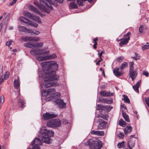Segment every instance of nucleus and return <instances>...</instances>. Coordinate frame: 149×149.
<instances>
[{
    "mask_svg": "<svg viewBox=\"0 0 149 149\" xmlns=\"http://www.w3.org/2000/svg\"><path fill=\"white\" fill-rule=\"evenodd\" d=\"M100 95L105 97L108 96H112L113 95V93H111L109 91L106 92V91H101L100 92Z\"/></svg>",
    "mask_w": 149,
    "mask_h": 149,
    "instance_id": "obj_17",
    "label": "nucleus"
},
{
    "mask_svg": "<svg viewBox=\"0 0 149 149\" xmlns=\"http://www.w3.org/2000/svg\"><path fill=\"white\" fill-rule=\"evenodd\" d=\"M109 115L108 114H102V113L100 114V115H98L97 117L98 118H101L105 120H108V117Z\"/></svg>",
    "mask_w": 149,
    "mask_h": 149,
    "instance_id": "obj_26",
    "label": "nucleus"
},
{
    "mask_svg": "<svg viewBox=\"0 0 149 149\" xmlns=\"http://www.w3.org/2000/svg\"><path fill=\"white\" fill-rule=\"evenodd\" d=\"M55 102L58 105V107L60 108H65L66 107V104L64 102L63 100L61 99L56 100L55 101Z\"/></svg>",
    "mask_w": 149,
    "mask_h": 149,
    "instance_id": "obj_12",
    "label": "nucleus"
},
{
    "mask_svg": "<svg viewBox=\"0 0 149 149\" xmlns=\"http://www.w3.org/2000/svg\"><path fill=\"white\" fill-rule=\"evenodd\" d=\"M30 53L34 55H41L42 54V50L41 49H33L30 52Z\"/></svg>",
    "mask_w": 149,
    "mask_h": 149,
    "instance_id": "obj_16",
    "label": "nucleus"
},
{
    "mask_svg": "<svg viewBox=\"0 0 149 149\" xmlns=\"http://www.w3.org/2000/svg\"><path fill=\"white\" fill-rule=\"evenodd\" d=\"M138 73L136 70H134V69L130 70L129 72V75L130 77H131L132 81H133L136 77Z\"/></svg>",
    "mask_w": 149,
    "mask_h": 149,
    "instance_id": "obj_14",
    "label": "nucleus"
},
{
    "mask_svg": "<svg viewBox=\"0 0 149 149\" xmlns=\"http://www.w3.org/2000/svg\"><path fill=\"white\" fill-rule=\"evenodd\" d=\"M32 19H33L35 21L39 23H41V21L40 17L38 16L33 15Z\"/></svg>",
    "mask_w": 149,
    "mask_h": 149,
    "instance_id": "obj_31",
    "label": "nucleus"
},
{
    "mask_svg": "<svg viewBox=\"0 0 149 149\" xmlns=\"http://www.w3.org/2000/svg\"><path fill=\"white\" fill-rule=\"evenodd\" d=\"M78 8L77 5L74 2L70 3L69 4V8L71 9H77Z\"/></svg>",
    "mask_w": 149,
    "mask_h": 149,
    "instance_id": "obj_29",
    "label": "nucleus"
},
{
    "mask_svg": "<svg viewBox=\"0 0 149 149\" xmlns=\"http://www.w3.org/2000/svg\"><path fill=\"white\" fill-rule=\"evenodd\" d=\"M18 102L20 104V106L22 108H24V104H25L24 101L20 98L18 97Z\"/></svg>",
    "mask_w": 149,
    "mask_h": 149,
    "instance_id": "obj_25",
    "label": "nucleus"
},
{
    "mask_svg": "<svg viewBox=\"0 0 149 149\" xmlns=\"http://www.w3.org/2000/svg\"><path fill=\"white\" fill-rule=\"evenodd\" d=\"M39 39L38 38L33 37L32 36H28V41H37L39 40Z\"/></svg>",
    "mask_w": 149,
    "mask_h": 149,
    "instance_id": "obj_39",
    "label": "nucleus"
},
{
    "mask_svg": "<svg viewBox=\"0 0 149 149\" xmlns=\"http://www.w3.org/2000/svg\"><path fill=\"white\" fill-rule=\"evenodd\" d=\"M62 123L65 124H68L69 123L68 121L66 119L63 120Z\"/></svg>",
    "mask_w": 149,
    "mask_h": 149,
    "instance_id": "obj_64",
    "label": "nucleus"
},
{
    "mask_svg": "<svg viewBox=\"0 0 149 149\" xmlns=\"http://www.w3.org/2000/svg\"><path fill=\"white\" fill-rule=\"evenodd\" d=\"M54 132L52 130H47L45 127H42L38 134V137L41 138L42 141L47 144L51 143V137L54 135Z\"/></svg>",
    "mask_w": 149,
    "mask_h": 149,
    "instance_id": "obj_2",
    "label": "nucleus"
},
{
    "mask_svg": "<svg viewBox=\"0 0 149 149\" xmlns=\"http://www.w3.org/2000/svg\"><path fill=\"white\" fill-rule=\"evenodd\" d=\"M42 143L40 139L37 138L35 139L32 142L31 144L33 146L30 149H40L39 146L42 145Z\"/></svg>",
    "mask_w": 149,
    "mask_h": 149,
    "instance_id": "obj_6",
    "label": "nucleus"
},
{
    "mask_svg": "<svg viewBox=\"0 0 149 149\" xmlns=\"http://www.w3.org/2000/svg\"><path fill=\"white\" fill-rule=\"evenodd\" d=\"M100 101L103 103H108V102H107V99H106L104 98H102V99H101Z\"/></svg>",
    "mask_w": 149,
    "mask_h": 149,
    "instance_id": "obj_61",
    "label": "nucleus"
},
{
    "mask_svg": "<svg viewBox=\"0 0 149 149\" xmlns=\"http://www.w3.org/2000/svg\"><path fill=\"white\" fill-rule=\"evenodd\" d=\"M132 129V127L130 126H127L124 129V131L125 134H126L130 133L131 132Z\"/></svg>",
    "mask_w": 149,
    "mask_h": 149,
    "instance_id": "obj_22",
    "label": "nucleus"
},
{
    "mask_svg": "<svg viewBox=\"0 0 149 149\" xmlns=\"http://www.w3.org/2000/svg\"><path fill=\"white\" fill-rule=\"evenodd\" d=\"M24 45L26 47L31 48L33 47H42L43 45V44L42 43H38L33 44L30 43H24Z\"/></svg>",
    "mask_w": 149,
    "mask_h": 149,
    "instance_id": "obj_13",
    "label": "nucleus"
},
{
    "mask_svg": "<svg viewBox=\"0 0 149 149\" xmlns=\"http://www.w3.org/2000/svg\"><path fill=\"white\" fill-rule=\"evenodd\" d=\"M129 39H125L124 38L123 40H121V41L119 43V46L121 47H122L123 45H126L129 42Z\"/></svg>",
    "mask_w": 149,
    "mask_h": 149,
    "instance_id": "obj_23",
    "label": "nucleus"
},
{
    "mask_svg": "<svg viewBox=\"0 0 149 149\" xmlns=\"http://www.w3.org/2000/svg\"><path fill=\"white\" fill-rule=\"evenodd\" d=\"M128 66V64L127 62H124L120 66V68L121 70L127 68Z\"/></svg>",
    "mask_w": 149,
    "mask_h": 149,
    "instance_id": "obj_30",
    "label": "nucleus"
},
{
    "mask_svg": "<svg viewBox=\"0 0 149 149\" xmlns=\"http://www.w3.org/2000/svg\"><path fill=\"white\" fill-rule=\"evenodd\" d=\"M77 4L79 6H83V1L81 0H77Z\"/></svg>",
    "mask_w": 149,
    "mask_h": 149,
    "instance_id": "obj_48",
    "label": "nucleus"
},
{
    "mask_svg": "<svg viewBox=\"0 0 149 149\" xmlns=\"http://www.w3.org/2000/svg\"><path fill=\"white\" fill-rule=\"evenodd\" d=\"M12 43V41L11 40H9L6 42V46H9Z\"/></svg>",
    "mask_w": 149,
    "mask_h": 149,
    "instance_id": "obj_59",
    "label": "nucleus"
},
{
    "mask_svg": "<svg viewBox=\"0 0 149 149\" xmlns=\"http://www.w3.org/2000/svg\"><path fill=\"white\" fill-rule=\"evenodd\" d=\"M42 118L44 120H47L50 119V113H46L43 114L42 116Z\"/></svg>",
    "mask_w": 149,
    "mask_h": 149,
    "instance_id": "obj_37",
    "label": "nucleus"
},
{
    "mask_svg": "<svg viewBox=\"0 0 149 149\" xmlns=\"http://www.w3.org/2000/svg\"><path fill=\"white\" fill-rule=\"evenodd\" d=\"M105 53L104 51H101L100 53H99L98 54V56L100 58H102L101 56H102V55L103 54H104Z\"/></svg>",
    "mask_w": 149,
    "mask_h": 149,
    "instance_id": "obj_60",
    "label": "nucleus"
},
{
    "mask_svg": "<svg viewBox=\"0 0 149 149\" xmlns=\"http://www.w3.org/2000/svg\"><path fill=\"white\" fill-rule=\"evenodd\" d=\"M134 64V62L133 61L130 62L129 64L130 70H132L134 69L133 66Z\"/></svg>",
    "mask_w": 149,
    "mask_h": 149,
    "instance_id": "obj_47",
    "label": "nucleus"
},
{
    "mask_svg": "<svg viewBox=\"0 0 149 149\" xmlns=\"http://www.w3.org/2000/svg\"><path fill=\"white\" fill-rule=\"evenodd\" d=\"M10 73L9 72H6L4 76V79L6 80L9 77Z\"/></svg>",
    "mask_w": 149,
    "mask_h": 149,
    "instance_id": "obj_45",
    "label": "nucleus"
},
{
    "mask_svg": "<svg viewBox=\"0 0 149 149\" xmlns=\"http://www.w3.org/2000/svg\"><path fill=\"white\" fill-rule=\"evenodd\" d=\"M4 101V97L3 95H1L0 97V104H2Z\"/></svg>",
    "mask_w": 149,
    "mask_h": 149,
    "instance_id": "obj_49",
    "label": "nucleus"
},
{
    "mask_svg": "<svg viewBox=\"0 0 149 149\" xmlns=\"http://www.w3.org/2000/svg\"><path fill=\"white\" fill-rule=\"evenodd\" d=\"M143 74L145 75L146 77H148L149 76L148 72V71H144L143 73Z\"/></svg>",
    "mask_w": 149,
    "mask_h": 149,
    "instance_id": "obj_57",
    "label": "nucleus"
},
{
    "mask_svg": "<svg viewBox=\"0 0 149 149\" xmlns=\"http://www.w3.org/2000/svg\"><path fill=\"white\" fill-rule=\"evenodd\" d=\"M112 108L113 107L111 106L104 105L103 104H98L96 107V109L97 110L110 111Z\"/></svg>",
    "mask_w": 149,
    "mask_h": 149,
    "instance_id": "obj_7",
    "label": "nucleus"
},
{
    "mask_svg": "<svg viewBox=\"0 0 149 149\" xmlns=\"http://www.w3.org/2000/svg\"><path fill=\"white\" fill-rule=\"evenodd\" d=\"M91 142L88 141L87 142L85 143V145L86 146H89L91 148Z\"/></svg>",
    "mask_w": 149,
    "mask_h": 149,
    "instance_id": "obj_56",
    "label": "nucleus"
},
{
    "mask_svg": "<svg viewBox=\"0 0 149 149\" xmlns=\"http://www.w3.org/2000/svg\"><path fill=\"white\" fill-rule=\"evenodd\" d=\"M97 123H98L97 128L96 129L97 130H102L106 128L107 125V122L105 121L104 120L101 119H98Z\"/></svg>",
    "mask_w": 149,
    "mask_h": 149,
    "instance_id": "obj_8",
    "label": "nucleus"
},
{
    "mask_svg": "<svg viewBox=\"0 0 149 149\" xmlns=\"http://www.w3.org/2000/svg\"><path fill=\"white\" fill-rule=\"evenodd\" d=\"M98 40L97 37H96V38H94L93 41V42L94 43L93 47L95 49H96L97 48V41Z\"/></svg>",
    "mask_w": 149,
    "mask_h": 149,
    "instance_id": "obj_40",
    "label": "nucleus"
},
{
    "mask_svg": "<svg viewBox=\"0 0 149 149\" xmlns=\"http://www.w3.org/2000/svg\"><path fill=\"white\" fill-rule=\"evenodd\" d=\"M147 30V28L143 25H141L139 28V31L140 33H143L144 30Z\"/></svg>",
    "mask_w": 149,
    "mask_h": 149,
    "instance_id": "obj_33",
    "label": "nucleus"
},
{
    "mask_svg": "<svg viewBox=\"0 0 149 149\" xmlns=\"http://www.w3.org/2000/svg\"><path fill=\"white\" fill-rule=\"evenodd\" d=\"M29 9L31 11L36 13L38 11V10L33 5H30L29 6Z\"/></svg>",
    "mask_w": 149,
    "mask_h": 149,
    "instance_id": "obj_36",
    "label": "nucleus"
},
{
    "mask_svg": "<svg viewBox=\"0 0 149 149\" xmlns=\"http://www.w3.org/2000/svg\"><path fill=\"white\" fill-rule=\"evenodd\" d=\"M131 34V33L130 32H128L126 35L124 36V37L123 38L125 39H128V38L129 39V40H130V36Z\"/></svg>",
    "mask_w": 149,
    "mask_h": 149,
    "instance_id": "obj_44",
    "label": "nucleus"
},
{
    "mask_svg": "<svg viewBox=\"0 0 149 149\" xmlns=\"http://www.w3.org/2000/svg\"><path fill=\"white\" fill-rule=\"evenodd\" d=\"M40 4L38 2L35 1L34 2V4L38 7L39 9L43 10L47 14L49 13V11L46 10V6H47V2H46V0H39Z\"/></svg>",
    "mask_w": 149,
    "mask_h": 149,
    "instance_id": "obj_3",
    "label": "nucleus"
},
{
    "mask_svg": "<svg viewBox=\"0 0 149 149\" xmlns=\"http://www.w3.org/2000/svg\"><path fill=\"white\" fill-rule=\"evenodd\" d=\"M135 143V141L132 139H130L127 143V146L130 148L134 147Z\"/></svg>",
    "mask_w": 149,
    "mask_h": 149,
    "instance_id": "obj_20",
    "label": "nucleus"
},
{
    "mask_svg": "<svg viewBox=\"0 0 149 149\" xmlns=\"http://www.w3.org/2000/svg\"><path fill=\"white\" fill-rule=\"evenodd\" d=\"M118 124L120 126L124 127L125 126L126 123L121 118L119 121Z\"/></svg>",
    "mask_w": 149,
    "mask_h": 149,
    "instance_id": "obj_35",
    "label": "nucleus"
},
{
    "mask_svg": "<svg viewBox=\"0 0 149 149\" xmlns=\"http://www.w3.org/2000/svg\"><path fill=\"white\" fill-rule=\"evenodd\" d=\"M123 58L121 56H120L117 58V60L119 61V62H121L123 60Z\"/></svg>",
    "mask_w": 149,
    "mask_h": 149,
    "instance_id": "obj_62",
    "label": "nucleus"
},
{
    "mask_svg": "<svg viewBox=\"0 0 149 149\" xmlns=\"http://www.w3.org/2000/svg\"><path fill=\"white\" fill-rule=\"evenodd\" d=\"M11 125V123L9 121H5L4 124V127H5L4 131L6 132L5 134H4L5 136H6V137L8 136L9 135V133L6 130H8V128H10Z\"/></svg>",
    "mask_w": 149,
    "mask_h": 149,
    "instance_id": "obj_15",
    "label": "nucleus"
},
{
    "mask_svg": "<svg viewBox=\"0 0 149 149\" xmlns=\"http://www.w3.org/2000/svg\"><path fill=\"white\" fill-rule=\"evenodd\" d=\"M57 57L55 54H53L49 56H38L37 58V59L39 61H43L45 60L52 59Z\"/></svg>",
    "mask_w": 149,
    "mask_h": 149,
    "instance_id": "obj_10",
    "label": "nucleus"
},
{
    "mask_svg": "<svg viewBox=\"0 0 149 149\" xmlns=\"http://www.w3.org/2000/svg\"><path fill=\"white\" fill-rule=\"evenodd\" d=\"M40 33V32L38 31L34 30L33 31L32 33L37 35L39 34Z\"/></svg>",
    "mask_w": 149,
    "mask_h": 149,
    "instance_id": "obj_55",
    "label": "nucleus"
},
{
    "mask_svg": "<svg viewBox=\"0 0 149 149\" xmlns=\"http://www.w3.org/2000/svg\"><path fill=\"white\" fill-rule=\"evenodd\" d=\"M21 39L24 41H28V36H22L21 37Z\"/></svg>",
    "mask_w": 149,
    "mask_h": 149,
    "instance_id": "obj_50",
    "label": "nucleus"
},
{
    "mask_svg": "<svg viewBox=\"0 0 149 149\" xmlns=\"http://www.w3.org/2000/svg\"><path fill=\"white\" fill-rule=\"evenodd\" d=\"M122 115L125 120L127 122H130V120L129 119L128 116L127 114L126 113L123 111H122Z\"/></svg>",
    "mask_w": 149,
    "mask_h": 149,
    "instance_id": "obj_28",
    "label": "nucleus"
},
{
    "mask_svg": "<svg viewBox=\"0 0 149 149\" xmlns=\"http://www.w3.org/2000/svg\"><path fill=\"white\" fill-rule=\"evenodd\" d=\"M123 97L124 98L122 99V100H124V102H125L127 103H130V101L129 99L128 98L127 96L126 95H123Z\"/></svg>",
    "mask_w": 149,
    "mask_h": 149,
    "instance_id": "obj_38",
    "label": "nucleus"
},
{
    "mask_svg": "<svg viewBox=\"0 0 149 149\" xmlns=\"http://www.w3.org/2000/svg\"><path fill=\"white\" fill-rule=\"evenodd\" d=\"M141 81L139 80L133 86V88L135 92L139 93V88L140 85Z\"/></svg>",
    "mask_w": 149,
    "mask_h": 149,
    "instance_id": "obj_19",
    "label": "nucleus"
},
{
    "mask_svg": "<svg viewBox=\"0 0 149 149\" xmlns=\"http://www.w3.org/2000/svg\"><path fill=\"white\" fill-rule=\"evenodd\" d=\"M58 115L56 114H50V119L55 118Z\"/></svg>",
    "mask_w": 149,
    "mask_h": 149,
    "instance_id": "obj_53",
    "label": "nucleus"
},
{
    "mask_svg": "<svg viewBox=\"0 0 149 149\" xmlns=\"http://www.w3.org/2000/svg\"><path fill=\"white\" fill-rule=\"evenodd\" d=\"M103 144L102 141L99 140H93L91 145V149H100L102 147Z\"/></svg>",
    "mask_w": 149,
    "mask_h": 149,
    "instance_id": "obj_5",
    "label": "nucleus"
},
{
    "mask_svg": "<svg viewBox=\"0 0 149 149\" xmlns=\"http://www.w3.org/2000/svg\"><path fill=\"white\" fill-rule=\"evenodd\" d=\"M24 17H22V16L21 17L19 18V20H20V21L21 22H23L24 23L26 24H27H27H28L29 22L24 21Z\"/></svg>",
    "mask_w": 149,
    "mask_h": 149,
    "instance_id": "obj_46",
    "label": "nucleus"
},
{
    "mask_svg": "<svg viewBox=\"0 0 149 149\" xmlns=\"http://www.w3.org/2000/svg\"><path fill=\"white\" fill-rule=\"evenodd\" d=\"M42 66L43 72L45 73L44 81L45 84L44 85L45 87L48 88L52 86H54L57 84L54 83L53 82L50 81L53 80H58L59 76L56 75V72L58 70V65L54 61L44 62L42 63Z\"/></svg>",
    "mask_w": 149,
    "mask_h": 149,
    "instance_id": "obj_1",
    "label": "nucleus"
},
{
    "mask_svg": "<svg viewBox=\"0 0 149 149\" xmlns=\"http://www.w3.org/2000/svg\"><path fill=\"white\" fill-rule=\"evenodd\" d=\"M100 58V59L96 63V65H99L100 64V63L103 60V59L102 58Z\"/></svg>",
    "mask_w": 149,
    "mask_h": 149,
    "instance_id": "obj_63",
    "label": "nucleus"
},
{
    "mask_svg": "<svg viewBox=\"0 0 149 149\" xmlns=\"http://www.w3.org/2000/svg\"><path fill=\"white\" fill-rule=\"evenodd\" d=\"M27 25H31L32 26H34L36 28L38 26V25L37 24L35 23H33L31 21H30V22H29L28 24H27Z\"/></svg>",
    "mask_w": 149,
    "mask_h": 149,
    "instance_id": "obj_42",
    "label": "nucleus"
},
{
    "mask_svg": "<svg viewBox=\"0 0 149 149\" xmlns=\"http://www.w3.org/2000/svg\"><path fill=\"white\" fill-rule=\"evenodd\" d=\"M33 30L31 29H29L28 28H26V32H27L29 33H32Z\"/></svg>",
    "mask_w": 149,
    "mask_h": 149,
    "instance_id": "obj_58",
    "label": "nucleus"
},
{
    "mask_svg": "<svg viewBox=\"0 0 149 149\" xmlns=\"http://www.w3.org/2000/svg\"><path fill=\"white\" fill-rule=\"evenodd\" d=\"M46 2H47V6H46V10L49 11V13L50 11L53 10L54 8L52 7V5L56 7L57 6V2L56 3L53 2L51 0H46Z\"/></svg>",
    "mask_w": 149,
    "mask_h": 149,
    "instance_id": "obj_9",
    "label": "nucleus"
},
{
    "mask_svg": "<svg viewBox=\"0 0 149 149\" xmlns=\"http://www.w3.org/2000/svg\"><path fill=\"white\" fill-rule=\"evenodd\" d=\"M41 95L43 96H45L46 95H47V96L45 98V99H46V97L48 98V97H49L48 94H47V91L46 90H43L42 91Z\"/></svg>",
    "mask_w": 149,
    "mask_h": 149,
    "instance_id": "obj_41",
    "label": "nucleus"
},
{
    "mask_svg": "<svg viewBox=\"0 0 149 149\" xmlns=\"http://www.w3.org/2000/svg\"><path fill=\"white\" fill-rule=\"evenodd\" d=\"M91 134H95L97 136H103L104 135V133L103 131H99L93 130L91 132Z\"/></svg>",
    "mask_w": 149,
    "mask_h": 149,
    "instance_id": "obj_18",
    "label": "nucleus"
},
{
    "mask_svg": "<svg viewBox=\"0 0 149 149\" xmlns=\"http://www.w3.org/2000/svg\"><path fill=\"white\" fill-rule=\"evenodd\" d=\"M56 90L55 88H50L48 89L47 91V94H48L49 96H52V95H54L55 92Z\"/></svg>",
    "mask_w": 149,
    "mask_h": 149,
    "instance_id": "obj_24",
    "label": "nucleus"
},
{
    "mask_svg": "<svg viewBox=\"0 0 149 149\" xmlns=\"http://www.w3.org/2000/svg\"><path fill=\"white\" fill-rule=\"evenodd\" d=\"M20 86L19 81L18 80L15 79L14 82V86L15 88L18 89Z\"/></svg>",
    "mask_w": 149,
    "mask_h": 149,
    "instance_id": "obj_27",
    "label": "nucleus"
},
{
    "mask_svg": "<svg viewBox=\"0 0 149 149\" xmlns=\"http://www.w3.org/2000/svg\"><path fill=\"white\" fill-rule=\"evenodd\" d=\"M18 28L19 29V30L23 32H26V28L24 26H23L21 25L18 26Z\"/></svg>",
    "mask_w": 149,
    "mask_h": 149,
    "instance_id": "obj_43",
    "label": "nucleus"
},
{
    "mask_svg": "<svg viewBox=\"0 0 149 149\" xmlns=\"http://www.w3.org/2000/svg\"><path fill=\"white\" fill-rule=\"evenodd\" d=\"M24 15L29 18L32 19L33 15L28 11H26L24 13Z\"/></svg>",
    "mask_w": 149,
    "mask_h": 149,
    "instance_id": "obj_32",
    "label": "nucleus"
},
{
    "mask_svg": "<svg viewBox=\"0 0 149 149\" xmlns=\"http://www.w3.org/2000/svg\"><path fill=\"white\" fill-rule=\"evenodd\" d=\"M61 94L60 93L56 92V93L54 94L52 96H49L48 98L46 99V101H49L51 100H54L55 101L58 100L59 99Z\"/></svg>",
    "mask_w": 149,
    "mask_h": 149,
    "instance_id": "obj_11",
    "label": "nucleus"
},
{
    "mask_svg": "<svg viewBox=\"0 0 149 149\" xmlns=\"http://www.w3.org/2000/svg\"><path fill=\"white\" fill-rule=\"evenodd\" d=\"M149 48V45H144L142 47V49L143 50L146 49H148Z\"/></svg>",
    "mask_w": 149,
    "mask_h": 149,
    "instance_id": "obj_52",
    "label": "nucleus"
},
{
    "mask_svg": "<svg viewBox=\"0 0 149 149\" xmlns=\"http://www.w3.org/2000/svg\"><path fill=\"white\" fill-rule=\"evenodd\" d=\"M119 68H115L113 71V72L116 77H119L121 76L123 74L122 72H120L119 71Z\"/></svg>",
    "mask_w": 149,
    "mask_h": 149,
    "instance_id": "obj_21",
    "label": "nucleus"
},
{
    "mask_svg": "<svg viewBox=\"0 0 149 149\" xmlns=\"http://www.w3.org/2000/svg\"><path fill=\"white\" fill-rule=\"evenodd\" d=\"M119 137L120 138L122 139L124 137V134L123 133L120 132L119 134L118 135Z\"/></svg>",
    "mask_w": 149,
    "mask_h": 149,
    "instance_id": "obj_54",
    "label": "nucleus"
},
{
    "mask_svg": "<svg viewBox=\"0 0 149 149\" xmlns=\"http://www.w3.org/2000/svg\"><path fill=\"white\" fill-rule=\"evenodd\" d=\"M125 142L124 141H122L121 142L118 143L117 145V147L118 148H125Z\"/></svg>",
    "mask_w": 149,
    "mask_h": 149,
    "instance_id": "obj_34",
    "label": "nucleus"
},
{
    "mask_svg": "<svg viewBox=\"0 0 149 149\" xmlns=\"http://www.w3.org/2000/svg\"><path fill=\"white\" fill-rule=\"evenodd\" d=\"M144 99L146 104L147 105L148 107H149V98L147 97H145Z\"/></svg>",
    "mask_w": 149,
    "mask_h": 149,
    "instance_id": "obj_51",
    "label": "nucleus"
},
{
    "mask_svg": "<svg viewBox=\"0 0 149 149\" xmlns=\"http://www.w3.org/2000/svg\"><path fill=\"white\" fill-rule=\"evenodd\" d=\"M61 121L59 119H53L49 120L47 123V126L53 128L60 127L61 124Z\"/></svg>",
    "mask_w": 149,
    "mask_h": 149,
    "instance_id": "obj_4",
    "label": "nucleus"
}]
</instances>
